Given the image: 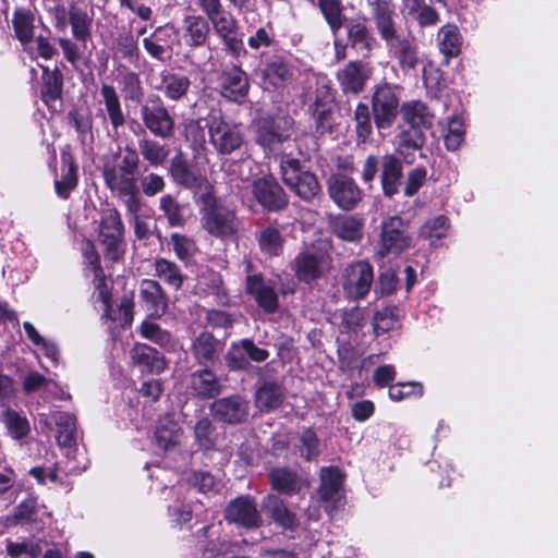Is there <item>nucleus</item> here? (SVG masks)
I'll return each mask as SVG.
<instances>
[{
  "label": "nucleus",
  "instance_id": "obj_33",
  "mask_svg": "<svg viewBox=\"0 0 558 558\" xmlns=\"http://www.w3.org/2000/svg\"><path fill=\"white\" fill-rule=\"evenodd\" d=\"M403 121L409 128L428 129L433 124V114L427 106L421 101H410L401 107Z\"/></svg>",
  "mask_w": 558,
  "mask_h": 558
},
{
  "label": "nucleus",
  "instance_id": "obj_60",
  "mask_svg": "<svg viewBox=\"0 0 558 558\" xmlns=\"http://www.w3.org/2000/svg\"><path fill=\"white\" fill-rule=\"evenodd\" d=\"M194 435L197 444L203 449H211L216 444V434L209 418L203 417L195 424Z\"/></svg>",
  "mask_w": 558,
  "mask_h": 558
},
{
  "label": "nucleus",
  "instance_id": "obj_36",
  "mask_svg": "<svg viewBox=\"0 0 558 558\" xmlns=\"http://www.w3.org/2000/svg\"><path fill=\"white\" fill-rule=\"evenodd\" d=\"M425 143V133L422 129L409 128L403 129L396 138L397 150L404 156L408 162L416 150H420Z\"/></svg>",
  "mask_w": 558,
  "mask_h": 558
},
{
  "label": "nucleus",
  "instance_id": "obj_14",
  "mask_svg": "<svg viewBox=\"0 0 558 558\" xmlns=\"http://www.w3.org/2000/svg\"><path fill=\"white\" fill-rule=\"evenodd\" d=\"M330 198L342 209L351 210L362 199V191L355 181L344 174H332L327 182Z\"/></svg>",
  "mask_w": 558,
  "mask_h": 558
},
{
  "label": "nucleus",
  "instance_id": "obj_3",
  "mask_svg": "<svg viewBox=\"0 0 558 558\" xmlns=\"http://www.w3.org/2000/svg\"><path fill=\"white\" fill-rule=\"evenodd\" d=\"M203 204V226L217 238L233 236L239 229V220L229 207L218 203L213 191L199 195Z\"/></svg>",
  "mask_w": 558,
  "mask_h": 558
},
{
  "label": "nucleus",
  "instance_id": "obj_25",
  "mask_svg": "<svg viewBox=\"0 0 558 558\" xmlns=\"http://www.w3.org/2000/svg\"><path fill=\"white\" fill-rule=\"evenodd\" d=\"M130 356L135 366L142 373L159 374L166 368V361L156 349L144 344L135 343L130 351Z\"/></svg>",
  "mask_w": 558,
  "mask_h": 558
},
{
  "label": "nucleus",
  "instance_id": "obj_64",
  "mask_svg": "<svg viewBox=\"0 0 558 558\" xmlns=\"http://www.w3.org/2000/svg\"><path fill=\"white\" fill-rule=\"evenodd\" d=\"M244 339L233 343L228 351L227 362L231 369H246L250 365Z\"/></svg>",
  "mask_w": 558,
  "mask_h": 558
},
{
  "label": "nucleus",
  "instance_id": "obj_15",
  "mask_svg": "<svg viewBox=\"0 0 558 558\" xmlns=\"http://www.w3.org/2000/svg\"><path fill=\"white\" fill-rule=\"evenodd\" d=\"M210 412L217 421L239 424L248 416V402L238 395L220 398L210 404Z\"/></svg>",
  "mask_w": 558,
  "mask_h": 558
},
{
  "label": "nucleus",
  "instance_id": "obj_28",
  "mask_svg": "<svg viewBox=\"0 0 558 558\" xmlns=\"http://www.w3.org/2000/svg\"><path fill=\"white\" fill-rule=\"evenodd\" d=\"M386 45L392 56L398 60L402 70H411L416 66L418 56L414 39L399 35Z\"/></svg>",
  "mask_w": 558,
  "mask_h": 558
},
{
  "label": "nucleus",
  "instance_id": "obj_23",
  "mask_svg": "<svg viewBox=\"0 0 558 558\" xmlns=\"http://www.w3.org/2000/svg\"><path fill=\"white\" fill-rule=\"evenodd\" d=\"M372 17L383 40L387 44L397 36L393 21L395 9L389 0H373L371 2Z\"/></svg>",
  "mask_w": 558,
  "mask_h": 558
},
{
  "label": "nucleus",
  "instance_id": "obj_32",
  "mask_svg": "<svg viewBox=\"0 0 558 558\" xmlns=\"http://www.w3.org/2000/svg\"><path fill=\"white\" fill-rule=\"evenodd\" d=\"M156 442L163 450H171L178 447L183 438L181 426L170 417L159 421L155 432Z\"/></svg>",
  "mask_w": 558,
  "mask_h": 558
},
{
  "label": "nucleus",
  "instance_id": "obj_39",
  "mask_svg": "<svg viewBox=\"0 0 558 558\" xmlns=\"http://www.w3.org/2000/svg\"><path fill=\"white\" fill-rule=\"evenodd\" d=\"M269 477L274 489L282 494L299 492L303 485L302 478L295 472L286 468L272 469Z\"/></svg>",
  "mask_w": 558,
  "mask_h": 558
},
{
  "label": "nucleus",
  "instance_id": "obj_11",
  "mask_svg": "<svg viewBox=\"0 0 558 558\" xmlns=\"http://www.w3.org/2000/svg\"><path fill=\"white\" fill-rule=\"evenodd\" d=\"M343 290L349 299L364 298L374 280L373 267L365 260L350 264L344 270Z\"/></svg>",
  "mask_w": 558,
  "mask_h": 558
},
{
  "label": "nucleus",
  "instance_id": "obj_29",
  "mask_svg": "<svg viewBox=\"0 0 558 558\" xmlns=\"http://www.w3.org/2000/svg\"><path fill=\"white\" fill-rule=\"evenodd\" d=\"M189 386L196 396L204 399L214 398L221 391L217 376L207 368L192 373Z\"/></svg>",
  "mask_w": 558,
  "mask_h": 558
},
{
  "label": "nucleus",
  "instance_id": "obj_63",
  "mask_svg": "<svg viewBox=\"0 0 558 558\" xmlns=\"http://www.w3.org/2000/svg\"><path fill=\"white\" fill-rule=\"evenodd\" d=\"M45 72L48 73V75L41 88V98L49 105L50 101H54L60 97L62 81L58 72L49 73L48 69H45Z\"/></svg>",
  "mask_w": 558,
  "mask_h": 558
},
{
  "label": "nucleus",
  "instance_id": "obj_47",
  "mask_svg": "<svg viewBox=\"0 0 558 558\" xmlns=\"http://www.w3.org/2000/svg\"><path fill=\"white\" fill-rule=\"evenodd\" d=\"M283 400L281 388L275 383H265L256 391V405L265 411L278 408Z\"/></svg>",
  "mask_w": 558,
  "mask_h": 558
},
{
  "label": "nucleus",
  "instance_id": "obj_50",
  "mask_svg": "<svg viewBox=\"0 0 558 558\" xmlns=\"http://www.w3.org/2000/svg\"><path fill=\"white\" fill-rule=\"evenodd\" d=\"M169 31L165 27H158L150 36L143 39L145 50L155 59L163 60L168 50Z\"/></svg>",
  "mask_w": 558,
  "mask_h": 558
},
{
  "label": "nucleus",
  "instance_id": "obj_37",
  "mask_svg": "<svg viewBox=\"0 0 558 558\" xmlns=\"http://www.w3.org/2000/svg\"><path fill=\"white\" fill-rule=\"evenodd\" d=\"M402 175V166L398 158L387 155L383 159L381 185L385 195L392 196L398 192Z\"/></svg>",
  "mask_w": 558,
  "mask_h": 558
},
{
  "label": "nucleus",
  "instance_id": "obj_27",
  "mask_svg": "<svg viewBox=\"0 0 558 558\" xmlns=\"http://www.w3.org/2000/svg\"><path fill=\"white\" fill-rule=\"evenodd\" d=\"M209 23L201 15H186L182 21L181 37L189 47H201L207 41Z\"/></svg>",
  "mask_w": 558,
  "mask_h": 558
},
{
  "label": "nucleus",
  "instance_id": "obj_31",
  "mask_svg": "<svg viewBox=\"0 0 558 558\" xmlns=\"http://www.w3.org/2000/svg\"><path fill=\"white\" fill-rule=\"evenodd\" d=\"M262 507L283 529L293 530L298 526L299 521L295 513L289 510L279 497L275 495L266 496L263 499Z\"/></svg>",
  "mask_w": 558,
  "mask_h": 558
},
{
  "label": "nucleus",
  "instance_id": "obj_46",
  "mask_svg": "<svg viewBox=\"0 0 558 558\" xmlns=\"http://www.w3.org/2000/svg\"><path fill=\"white\" fill-rule=\"evenodd\" d=\"M332 231L344 241L357 242L362 238V222L353 216L339 217L332 223Z\"/></svg>",
  "mask_w": 558,
  "mask_h": 558
},
{
  "label": "nucleus",
  "instance_id": "obj_44",
  "mask_svg": "<svg viewBox=\"0 0 558 558\" xmlns=\"http://www.w3.org/2000/svg\"><path fill=\"white\" fill-rule=\"evenodd\" d=\"M16 38L23 46L32 43L34 37V16L29 10L17 8L12 19Z\"/></svg>",
  "mask_w": 558,
  "mask_h": 558
},
{
  "label": "nucleus",
  "instance_id": "obj_8",
  "mask_svg": "<svg viewBox=\"0 0 558 558\" xmlns=\"http://www.w3.org/2000/svg\"><path fill=\"white\" fill-rule=\"evenodd\" d=\"M411 245L407 223L398 216L389 217L381 223L379 247L376 255L384 258L393 253L399 254Z\"/></svg>",
  "mask_w": 558,
  "mask_h": 558
},
{
  "label": "nucleus",
  "instance_id": "obj_9",
  "mask_svg": "<svg viewBox=\"0 0 558 558\" xmlns=\"http://www.w3.org/2000/svg\"><path fill=\"white\" fill-rule=\"evenodd\" d=\"M169 173L175 184L192 190L195 194L213 191L207 178L191 165L182 153H178L171 159Z\"/></svg>",
  "mask_w": 558,
  "mask_h": 558
},
{
  "label": "nucleus",
  "instance_id": "obj_4",
  "mask_svg": "<svg viewBox=\"0 0 558 558\" xmlns=\"http://www.w3.org/2000/svg\"><path fill=\"white\" fill-rule=\"evenodd\" d=\"M282 179L286 185L299 197L311 201L320 192L316 175L303 170L298 159L283 154L280 160Z\"/></svg>",
  "mask_w": 558,
  "mask_h": 558
},
{
  "label": "nucleus",
  "instance_id": "obj_6",
  "mask_svg": "<svg viewBox=\"0 0 558 558\" xmlns=\"http://www.w3.org/2000/svg\"><path fill=\"white\" fill-rule=\"evenodd\" d=\"M99 241L105 246L106 256L118 260L123 253V223L116 208L102 211L99 222Z\"/></svg>",
  "mask_w": 558,
  "mask_h": 558
},
{
  "label": "nucleus",
  "instance_id": "obj_53",
  "mask_svg": "<svg viewBox=\"0 0 558 558\" xmlns=\"http://www.w3.org/2000/svg\"><path fill=\"white\" fill-rule=\"evenodd\" d=\"M355 132L359 142L365 143L372 135L373 124L369 108L366 104L360 102L354 111Z\"/></svg>",
  "mask_w": 558,
  "mask_h": 558
},
{
  "label": "nucleus",
  "instance_id": "obj_34",
  "mask_svg": "<svg viewBox=\"0 0 558 558\" xmlns=\"http://www.w3.org/2000/svg\"><path fill=\"white\" fill-rule=\"evenodd\" d=\"M437 41L447 63L461 52L462 36L459 28L453 24H447L438 31Z\"/></svg>",
  "mask_w": 558,
  "mask_h": 558
},
{
  "label": "nucleus",
  "instance_id": "obj_13",
  "mask_svg": "<svg viewBox=\"0 0 558 558\" xmlns=\"http://www.w3.org/2000/svg\"><path fill=\"white\" fill-rule=\"evenodd\" d=\"M225 518L228 522L246 530L257 529L263 524L257 505L250 496L232 500L226 508Z\"/></svg>",
  "mask_w": 558,
  "mask_h": 558
},
{
  "label": "nucleus",
  "instance_id": "obj_26",
  "mask_svg": "<svg viewBox=\"0 0 558 558\" xmlns=\"http://www.w3.org/2000/svg\"><path fill=\"white\" fill-rule=\"evenodd\" d=\"M246 291L265 312L274 313L277 311L278 295L274 287L266 283L259 275L247 277Z\"/></svg>",
  "mask_w": 558,
  "mask_h": 558
},
{
  "label": "nucleus",
  "instance_id": "obj_16",
  "mask_svg": "<svg viewBox=\"0 0 558 558\" xmlns=\"http://www.w3.org/2000/svg\"><path fill=\"white\" fill-rule=\"evenodd\" d=\"M216 34L222 39L227 50L239 57L244 52L242 36L238 33V22L227 10L209 20Z\"/></svg>",
  "mask_w": 558,
  "mask_h": 558
},
{
  "label": "nucleus",
  "instance_id": "obj_10",
  "mask_svg": "<svg viewBox=\"0 0 558 558\" xmlns=\"http://www.w3.org/2000/svg\"><path fill=\"white\" fill-rule=\"evenodd\" d=\"M374 120L377 129H389L398 112L399 99L389 84L377 87L372 99Z\"/></svg>",
  "mask_w": 558,
  "mask_h": 558
},
{
  "label": "nucleus",
  "instance_id": "obj_57",
  "mask_svg": "<svg viewBox=\"0 0 558 558\" xmlns=\"http://www.w3.org/2000/svg\"><path fill=\"white\" fill-rule=\"evenodd\" d=\"M160 209L163 211L168 222L173 226H182L184 222V206L179 204L175 197L168 194L160 198Z\"/></svg>",
  "mask_w": 558,
  "mask_h": 558
},
{
  "label": "nucleus",
  "instance_id": "obj_5",
  "mask_svg": "<svg viewBox=\"0 0 558 558\" xmlns=\"http://www.w3.org/2000/svg\"><path fill=\"white\" fill-rule=\"evenodd\" d=\"M209 141L220 155H230L240 149L244 143V136L240 128L226 121L220 114H211L206 121Z\"/></svg>",
  "mask_w": 558,
  "mask_h": 558
},
{
  "label": "nucleus",
  "instance_id": "obj_2",
  "mask_svg": "<svg viewBox=\"0 0 558 558\" xmlns=\"http://www.w3.org/2000/svg\"><path fill=\"white\" fill-rule=\"evenodd\" d=\"M83 256L85 259L84 275L90 279L95 295L102 303V317L112 322H118L122 327L130 326L133 320L131 304L128 301L122 302L117 308L111 304V296L107 279L100 266V258L92 242L86 241L83 245Z\"/></svg>",
  "mask_w": 558,
  "mask_h": 558
},
{
  "label": "nucleus",
  "instance_id": "obj_24",
  "mask_svg": "<svg viewBox=\"0 0 558 558\" xmlns=\"http://www.w3.org/2000/svg\"><path fill=\"white\" fill-rule=\"evenodd\" d=\"M345 29L351 48L363 57H368L377 46V41L369 32L365 21L360 19L350 20L345 24Z\"/></svg>",
  "mask_w": 558,
  "mask_h": 558
},
{
  "label": "nucleus",
  "instance_id": "obj_41",
  "mask_svg": "<svg viewBox=\"0 0 558 558\" xmlns=\"http://www.w3.org/2000/svg\"><path fill=\"white\" fill-rule=\"evenodd\" d=\"M190 87L191 81L186 75L179 73H167L162 75L161 90L170 100H181L187 94Z\"/></svg>",
  "mask_w": 558,
  "mask_h": 558
},
{
  "label": "nucleus",
  "instance_id": "obj_59",
  "mask_svg": "<svg viewBox=\"0 0 558 558\" xmlns=\"http://www.w3.org/2000/svg\"><path fill=\"white\" fill-rule=\"evenodd\" d=\"M449 221L445 216H437L427 220L420 229V236L424 239H442L447 236Z\"/></svg>",
  "mask_w": 558,
  "mask_h": 558
},
{
  "label": "nucleus",
  "instance_id": "obj_51",
  "mask_svg": "<svg viewBox=\"0 0 558 558\" xmlns=\"http://www.w3.org/2000/svg\"><path fill=\"white\" fill-rule=\"evenodd\" d=\"M464 124L459 116H452L444 130L445 145L449 150H457L464 141Z\"/></svg>",
  "mask_w": 558,
  "mask_h": 558
},
{
  "label": "nucleus",
  "instance_id": "obj_7",
  "mask_svg": "<svg viewBox=\"0 0 558 558\" xmlns=\"http://www.w3.org/2000/svg\"><path fill=\"white\" fill-rule=\"evenodd\" d=\"M145 128L155 136L169 138L174 133V119L158 96H151L141 107Z\"/></svg>",
  "mask_w": 558,
  "mask_h": 558
},
{
  "label": "nucleus",
  "instance_id": "obj_56",
  "mask_svg": "<svg viewBox=\"0 0 558 558\" xmlns=\"http://www.w3.org/2000/svg\"><path fill=\"white\" fill-rule=\"evenodd\" d=\"M260 250L268 255H278L282 248V236L275 227H266L258 236Z\"/></svg>",
  "mask_w": 558,
  "mask_h": 558
},
{
  "label": "nucleus",
  "instance_id": "obj_18",
  "mask_svg": "<svg viewBox=\"0 0 558 558\" xmlns=\"http://www.w3.org/2000/svg\"><path fill=\"white\" fill-rule=\"evenodd\" d=\"M140 302L150 317H160L168 308V298L165 291L153 279L142 280L140 284Z\"/></svg>",
  "mask_w": 558,
  "mask_h": 558
},
{
  "label": "nucleus",
  "instance_id": "obj_54",
  "mask_svg": "<svg viewBox=\"0 0 558 558\" xmlns=\"http://www.w3.org/2000/svg\"><path fill=\"white\" fill-rule=\"evenodd\" d=\"M2 421L9 434L15 439H21L29 433L27 418L20 415L14 410L4 411L2 414Z\"/></svg>",
  "mask_w": 558,
  "mask_h": 558
},
{
  "label": "nucleus",
  "instance_id": "obj_58",
  "mask_svg": "<svg viewBox=\"0 0 558 558\" xmlns=\"http://www.w3.org/2000/svg\"><path fill=\"white\" fill-rule=\"evenodd\" d=\"M296 447L301 457L306 460H312L320 453L319 439L316 433L311 428L304 429L301 433Z\"/></svg>",
  "mask_w": 558,
  "mask_h": 558
},
{
  "label": "nucleus",
  "instance_id": "obj_20",
  "mask_svg": "<svg viewBox=\"0 0 558 558\" xmlns=\"http://www.w3.org/2000/svg\"><path fill=\"white\" fill-rule=\"evenodd\" d=\"M371 75L369 63L351 61L338 73V80L343 92L357 94L363 90Z\"/></svg>",
  "mask_w": 558,
  "mask_h": 558
},
{
  "label": "nucleus",
  "instance_id": "obj_52",
  "mask_svg": "<svg viewBox=\"0 0 558 558\" xmlns=\"http://www.w3.org/2000/svg\"><path fill=\"white\" fill-rule=\"evenodd\" d=\"M70 24L73 36L85 43L90 36V19L87 13L80 8H72L69 13Z\"/></svg>",
  "mask_w": 558,
  "mask_h": 558
},
{
  "label": "nucleus",
  "instance_id": "obj_17",
  "mask_svg": "<svg viewBox=\"0 0 558 558\" xmlns=\"http://www.w3.org/2000/svg\"><path fill=\"white\" fill-rule=\"evenodd\" d=\"M318 495L326 511L338 507L342 494V474L338 468L328 466L320 470V486Z\"/></svg>",
  "mask_w": 558,
  "mask_h": 558
},
{
  "label": "nucleus",
  "instance_id": "obj_19",
  "mask_svg": "<svg viewBox=\"0 0 558 558\" xmlns=\"http://www.w3.org/2000/svg\"><path fill=\"white\" fill-rule=\"evenodd\" d=\"M329 256L320 251H305L295 258V271L301 280L310 282L318 278L324 269L328 267Z\"/></svg>",
  "mask_w": 558,
  "mask_h": 558
},
{
  "label": "nucleus",
  "instance_id": "obj_43",
  "mask_svg": "<svg viewBox=\"0 0 558 558\" xmlns=\"http://www.w3.org/2000/svg\"><path fill=\"white\" fill-rule=\"evenodd\" d=\"M138 149L145 161L151 167H161L169 157V149L158 141L144 137L138 141Z\"/></svg>",
  "mask_w": 558,
  "mask_h": 558
},
{
  "label": "nucleus",
  "instance_id": "obj_38",
  "mask_svg": "<svg viewBox=\"0 0 558 558\" xmlns=\"http://www.w3.org/2000/svg\"><path fill=\"white\" fill-rule=\"evenodd\" d=\"M100 94L112 128L117 131L125 123V117L122 111L121 102L114 87L109 84H102Z\"/></svg>",
  "mask_w": 558,
  "mask_h": 558
},
{
  "label": "nucleus",
  "instance_id": "obj_62",
  "mask_svg": "<svg viewBox=\"0 0 558 558\" xmlns=\"http://www.w3.org/2000/svg\"><path fill=\"white\" fill-rule=\"evenodd\" d=\"M388 395L393 401H401L409 397H421L423 395V386L416 381L399 383L390 386Z\"/></svg>",
  "mask_w": 558,
  "mask_h": 558
},
{
  "label": "nucleus",
  "instance_id": "obj_30",
  "mask_svg": "<svg viewBox=\"0 0 558 558\" xmlns=\"http://www.w3.org/2000/svg\"><path fill=\"white\" fill-rule=\"evenodd\" d=\"M296 70L287 61L276 58L260 70L264 84L278 87L294 78Z\"/></svg>",
  "mask_w": 558,
  "mask_h": 558
},
{
  "label": "nucleus",
  "instance_id": "obj_42",
  "mask_svg": "<svg viewBox=\"0 0 558 558\" xmlns=\"http://www.w3.org/2000/svg\"><path fill=\"white\" fill-rule=\"evenodd\" d=\"M57 426V441L60 446L70 447L75 440V418L63 412H54L48 417Z\"/></svg>",
  "mask_w": 558,
  "mask_h": 558
},
{
  "label": "nucleus",
  "instance_id": "obj_48",
  "mask_svg": "<svg viewBox=\"0 0 558 558\" xmlns=\"http://www.w3.org/2000/svg\"><path fill=\"white\" fill-rule=\"evenodd\" d=\"M399 326V310L396 306H387L378 310L373 319L376 336L395 330Z\"/></svg>",
  "mask_w": 558,
  "mask_h": 558
},
{
  "label": "nucleus",
  "instance_id": "obj_55",
  "mask_svg": "<svg viewBox=\"0 0 558 558\" xmlns=\"http://www.w3.org/2000/svg\"><path fill=\"white\" fill-rule=\"evenodd\" d=\"M319 8L330 26L332 33L336 35L342 27V5L339 0H318Z\"/></svg>",
  "mask_w": 558,
  "mask_h": 558
},
{
  "label": "nucleus",
  "instance_id": "obj_35",
  "mask_svg": "<svg viewBox=\"0 0 558 558\" xmlns=\"http://www.w3.org/2000/svg\"><path fill=\"white\" fill-rule=\"evenodd\" d=\"M221 351V344L209 332H202L195 338L192 347L194 357L199 364L213 363Z\"/></svg>",
  "mask_w": 558,
  "mask_h": 558
},
{
  "label": "nucleus",
  "instance_id": "obj_40",
  "mask_svg": "<svg viewBox=\"0 0 558 558\" xmlns=\"http://www.w3.org/2000/svg\"><path fill=\"white\" fill-rule=\"evenodd\" d=\"M118 83L125 100L141 104L144 98V87L137 73L123 69L119 71Z\"/></svg>",
  "mask_w": 558,
  "mask_h": 558
},
{
  "label": "nucleus",
  "instance_id": "obj_1",
  "mask_svg": "<svg viewBox=\"0 0 558 558\" xmlns=\"http://www.w3.org/2000/svg\"><path fill=\"white\" fill-rule=\"evenodd\" d=\"M138 166V153L134 147L126 146L121 155L105 160L102 167L106 186L131 213L143 206L137 186Z\"/></svg>",
  "mask_w": 558,
  "mask_h": 558
},
{
  "label": "nucleus",
  "instance_id": "obj_49",
  "mask_svg": "<svg viewBox=\"0 0 558 558\" xmlns=\"http://www.w3.org/2000/svg\"><path fill=\"white\" fill-rule=\"evenodd\" d=\"M184 129L186 142L194 151V157H201L206 149L205 126L198 120H189Z\"/></svg>",
  "mask_w": 558,
  "mask_h": 558
},
{
  "label": "nucleus",
  "instance_id": "obj_21",
  "mask_svg": "<svg viewBox=\"0 0 558 558\" xmlns=\"http://www.w3.org/2000/svg\"><path fill=\"white\" fill-rule=\"evenodd\" d=\"M220 87L223 97L232 101L242 100L248 92L246 73L238 65L226 68L221 75Z\"/></svg>",
  "mask_w": 558,
  "mask_h": 558
},
{
  "label": "nucleus",
  "instance_id": "obj_12",
  "mask_svg": "<svg viewBox=\"0 0 558 558\" xmlns=\"http://www.w3.org/2000/svg\"><path fill=\"white\" fill-rule=\"evenodd\" d=\"M254 199L266 210L282 209L288 201L286 193L272 175H264L251 184Z\"/></svg>",
  "mask_w": 558,
  "mask_h": 558
},
{
  "label": "nucleus",
  "instance_id": "obj_45",
  "mask_svg": "<svg viewBox=\"0 0 558 558\" xmlns=\"http://www.w3.org/2000/svg\"><path fill=\"white\" fill-rule=\"evenodd\" d=\"M154 275L174 290H179L183 283V275L179 266L166 258H156L154 262Z\"/></svg>",
  "mask_w": 558,
  "mask_h": 558
},
{
  "label": "nucleus",
  "instance_id": "obj_22",
  "mask_svg": "<svg viewBox=\"0 0 558 558\" xmlns=\"http://www.w3.org/2000/svg\"><path fill=\"white\" fill-rule=\"evenodd\" d=\"M257 143L268 153L278 154L291 146L288 134L278 131L272 120H260L257 123Z\"/></svg>",
  "mask_w": 558,
  "mask_h": 558
},
{
  "label": "nucleus",
  "instance_id": "obj_61",
  "mask_svg": "<svg viewBox=\"0 0 558 558\" xmlns=\"http://www.w3.org/2000/svg\"><path fill=\"white\" fill-rule=\"evenodd\" d=\"M140 332L142 337L159 344L160 347H166L171 342V335L160 328V326L150 320H144L140 327Z\"/></svg>",
  "mask_w": 558,
  "mask_h": 558
}]
</instances>
